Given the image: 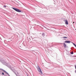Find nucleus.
<instances>
[{
  "label": "nucleus",
  "instance_id": "f257e3e1",
  "mask_svg": "<svg viewBox=\"0 0 76 76\" xmlns=\"http://www.w3.org/2000/svg\"><path fill=\"white\" fill-rule=\"evenodd\" d=\"M12 9L14 10H15V11H16V12H21L22 11L21 10L17 9V8H12Z\"/></svg>",
  "mask_w": 76,
  "mask_h": 76
},
{
  "label": "nucleus",
  "instance_id": "20e7f679",
  "mask_svg": "<svg viewBox=\"0 0 76 76\" xmlns=\"http://www.w3.org/2000/svg\"><path fill=\"white\" fill-rule=\"evenodd\" d=\"M65 42L66 43H68L69 44H70V43L71 42L70 41H67V40H66V41Z\"/></svg>",
  "mask_w": 76,
  "mask_h": 76
},
{
  "label": "nucleus",
  "instance_id": "ddd939ff",
  "mask_svg": "<svg viewBox=\"0 0 76 76\" xmlns=\"http://www.w3.org/2000/svg\"><path fill=\"white\" fill-rule=\"evenodd\" d=\"M75 73H76V70H75Z\"/></svg>",
  "mask_w": 76,
  "mask_h": 76
},
{
  "label": "nucleus",
  "instance_id": "9b49d317",
  "mask_svg": "<svg viewBox=\"0 0 76 76\" xmlns=\"http://www.w3.org/2000/svg\"><path fill=\"white\" fill-rule=\"evenodd\" d=\"M4 7H6V6H4Z\"/></svg>",
  "mask_w": 76,
  "mask_h": 76
},
{
  "label": "nucleus",
  "instance_id": "1a4fd4ad",
  "mask_svg": "<svg viewBox=\"0 0 76 76\" xmlns=\"http://www.w3.org/2000/svg\"><path fill=\"white\" fill-rule=\"evenodd\" d=\"M53 5H54V6H55L56 5V4H55V3H53Z\"/></svg>",
  "mask_w": 76,
  "mask_h": 76
},
{
  "label": "nucleus",
  "instance_id": "f03ea898",
  "mask_svg": "<svg viewBox=\"0 0 76 76\" xmlns=\"http://www.w3.org/2000/svg\"><path fill=\"white\" fill-rule=\"evenodd\" d=\"M38 70L39 72V73L40 75H42V71H41V69L39 67H38Z\"/></svg>",
  "mask_w": 76,
  "mask_h": 76
},
{
  "label": "nucleus",
  "instance_id": "0eeeda50",
  "mask_svg": "<svg viewBox=\"0 0 76 76\" xmlns=\"http://www.w3.org/2000/svg\"><path fill=\"white\" fill-rule=\"evenodd\" d=\"M63 38H67V37H63Z\"/></svg>",
  "mask_w": 76,
  "mask_h": 76
},
{
  "label": "nucleus",
  "instance_id": "39448f33",
  "mask_svg": "<svg viewBox=\"0 0 76 76\" xmlns=\"http://www.w3.org/2000/svg\"><path fill=\"white\" fill-rule=\"evenodd\" d=\"M65 23L66 25H68V21H67V20H65Z\"/></svg>",
  "mask_w": 76,
  "mask_h": 76
},
{
  "label": "nucleus",
  "instance_id": "6e6552de",
  "mask_svg": "<svg viewBox=\"0 0 76 76\" xmlns=\"http://www.w3.org/2000/svg\"><path fill=\"white\" fill-rule=\"evenodd\" d=\"M71 54H73V52H71Z\"/></svg>",
  "mask_w": 76,
  "mask_h": 76
},
{
  "label": "nucleus",
  "instance_id": "f8f14e48",
  "mask_svg": "<svg viewBox=\"0 0 76 76\" xmlns=\"http://www.w3.org/2000/svg\"><path fill=\"white\" fill-rule=\"evenodd\" d=\"M73 23H75V22H74Z\"/></svg>",
  "mask_w": 76,
  "mask_h": 76
},
{
  "label": "nucleus",
  "instance_id": "9d476101",
  "mask_svg": "<svg viewBox=\"0 0 76 76\" xmlns=\"http://www.w3.org/2000/svg\"><path fill=\"white\" fill-rule=\"evenodd\" d=\"M2 74L3 75H4V73H3V72L2 73Z\"/></svg>",
  "mask_w": 76,
  "mask_h": 76
},
{
  "label": "nucleus",
  "instance_id": "423d86ee",
  "mask_svg": "<svg viewBox=\"0 0 76 76\" xmlns=\"http://www.w3.org/2000/svg\"><path fill=\"white\" fill-rule=\"evenodd\" d=\"M63 44L64 45V47L65 48L66 47V45L65 43H64Z\"/></svg>",
  "mask_w": 76,
  "mask_h": 76
},
{
  "label": "nucleus",
  "instance_id": "7ed1b4c3",
  "mask_svg": "<svg viewBox=\"0 0 76 76\" xmlns=\"http://www.w3.org/2000/svg\"><path fill=\"white\" fill-rule=\"evenodd\" d=\"M1 70H2V71H3V72H5V73H6L7 74V75H9V73H7V72H6V71H5V70L1 69Z\"/></svg>",
  "mask_w": 76,
  "mask_h": 76
}]
</instances>
